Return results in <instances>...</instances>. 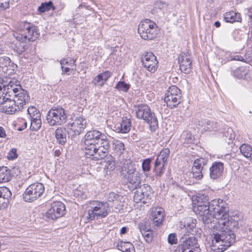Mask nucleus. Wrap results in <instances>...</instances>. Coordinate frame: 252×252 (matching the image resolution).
Listing matches in <instances>:
<instances>
[{
	"mask_svg": "<svg viewBox=\"0 0 252 252\" xmlns=\"http://www.w3.org/2000/svg\"><path fill=\"white\" fill-rule=\"evenodd\" d=\"M131 126L130 119L125 117L123 118L121 123L116 124L114 128L117 132L126 133L129 131Z\"/></svg>",
	"mask_w": 252,
	"mask_h": 252,
	"instance_id": "nucleus-28",
	"label": "nucleus"
},
{
	"mask_svg": "<svg viewBox=\"0 0 252 252\" xmlns=\"http://www.w3.org/2000/svg\"><path fill=\"white\" fill-rule=\"evenodd\" d=\"M182 100L181 90L175 85L169 87L164 96V102L167 107L171 109L174 108L178 106Z\"/></svg>",
	"mask_w": 252,
	"mask_h": 252,
	"instance_id": "nucleus-8",
	"label": "nucleus"
},
{
	"mask_svg": "<svg viewBox=\"0 0 252 252\" xmlns=\"http://www.w3.org/2000/svg\"><path fill=\"white\" fill-rule=\"evenodd\" d=\"M110 211L109 204L107 202L94 201L91 204L90 208L85 213L87 220H90L105 218Z\"/></svg>",
	"mask_w": 252,
	"mask_h": 252,
	"instance_id": "nucleus-3",
	"label": "nucleus"
},
{
	"mask_svg": "<svg viewBox=\"0 0 252 252\" xmlns=\"http://www.w3.org/2000/svg\"><path fill=\"white\" fill-rule=\"evenodd\" d=\"M137 117L146 122L149 125L150 130L155 131L158 127V120L155 113L146 105H139L136 108Z\"/></svg>",
	"mask_w": 252,
	"mask_h": 252,
	"instance_id": "nucleus-4",
	"label": "nucleus"
},
{
	"mask_svg": "<svg viewBox=\"0 0 252 252\" xmlns=\"http://www.w3.org/2000/svg\"><path fill=\"white\" fill-rule=\"evenodd\" d=\"M14 83L10 81L8 83L4 81L2 78H0V92L3 89V91L0 92L1 94H3V96L7 98L13 97L15 94L17 93L19 89V86L14 87Z\"/></svg>",
	"mask_w": 252,
	"mask_h": 252,
	"instance_id": "nucleus-19",
	"label": "nucleus"
},
{
	"mask_svg": "<svg viewBox=\"0 0 252 252\" xmlns=\"http://www.w3.org/2000/svg\"><path fill=\"white\" fill-rule=\"evenodd\" d=\"M247 15H248L250 19L249 25L252 29V7L248 9Z\"/></svg>",
	"mask_w": 252,
	"mask_h": 252,
	"instance_id": "nucleus-55",
	"label": "nucleus"
},
{
	"mask_svg": "<svg viewBox=\"0 0 252 252\" xmlns=\"http://www.w3.org/2000/svg\"><path fill=\"white\" fill-rule=\"evenodd\" d=\"M211 203L204 206H194L192 211L199 217L203 222L207 225L209 229V226H213L215 222L212 221L213 220L211 212Z\"/></svg>",
	"mask_w": 252,
	"mask_h": 252,
	"instance_id": "nucleus-10",
	"label": "nucleus"
},
{
	"mask_svg": "<svg viewBox=\"0 0 252 252\" xmlns=\"http://www.w3.org/2000/svg\"><path fill=\"white\" fill-rule=\"evenodd\" d=\"M110 149V142L107 136L98 130L88 131L84 137L83 150L89 158L95 160L105 158Z\"/></svg>",
	"mask_w": 252,
	"mask_h": 252,
	"instance_id": "nucleus-2",
	"label": "nucleus"
},
{
	"mask_svg": "<svg viewBox=\"0 0 252 252\" xmlns=\"http://www.w3.org/2000/svg\"><path fill=\"white\" fill-rule=\"evenodd\" d=\"M44 191V185L41 183L30 185L23 194V199L26 202H32L39 198Z\"/></svg>",
	"mask_w": 252,
	"mask_h": 252,
	"instance_id": "nucleus-12",
	"label": "nucleus"
},
{
	"mask_svg": "<svg viewBox=\"0 0 252 252\" xmlns=\"http://www.w3.org/2000/svg\"><path fill=\"white\" fill-rule=\"evenodd\" d=\"M122 171L124 174H125V172L127 174L126 176L127 177V175H131L136 172L135 165L130 161H127L126 163L124 164Z\"/></svg>",
	"mask_w": 252,
	"mask_h": 252,
	"instance_id": "nucleus-36",
	"label": "nucleus"
},
{
	"mask_svg": "<svg viewBox=\"0 0 252 252\" xmlns=\"http://www.w3.org/2000/svg\"><path fill=\"white\" fill-rule=\"evenodd\" d=\"M3 96V94L0 93V111L7 114H13L20 111L15 101L12 98H7Z\"/></svg>",
	"mask_w": 252,
	"mask_h": 252,
	"instance_id": "nucleus-16",
	"label": "nucleus"
},
{
	"mask_svg": "<svg viewBox=\"0 0 252 252\" xmlns=\"http://www.w3.org/2000/svg\"><path fill=\"white\" fill-rule=\"evenodd\" d=\"M78 8H79V9H80V8L82 9H83L82 13L84 12V10H87V7H86L85 6H83L82 5H80Z\"/></svg>",
	"mask_w": 252,
	"mask_h": 252,
	"instance_id": "nucleus-62",
	"label": "nucleus"
},
{
	"mask_svg": "<svg viewBox=\"0 0 252 252\" xmlns=\"http://www.w3.org/2000/svg\"><path fill=\"white\" fill-rule=\"evenodd\" d=\"M9 0H0V10L9 7Z\"/></svg>",
	"mask_w": 252,
	"mask_h": 252,
	"instance_id": "nucleus-52",
	"label": "nucleus"
},
{
	"mask_svg": "<svg viewBox=\"0 0 252 252\" xmlns=\"http://www.w3.org/2000/svg\"><path fill=\"white\" fill-rule=\"evenodd\" d=\"M129 87L130 85L129 84H126L124 81H119L117 83L115 88L119 91L126 92L129 90Z\"/></svg>",
	"mask_w": 252,
	"mask_h": 252,
	"instance_id": "nucleus-45",
	"label": "nucleus"
},
{
	"mask_svg": "<svg viewBox=\"0 0 252 252\" xmlns=\"http://www.w3.org/2000/svg\"><path fill=\"white\" fill-rule=\"evenodd\" d=\"M7 157L9 159L11 160H13L16 158L18 157L16 149L15 148H13L11 150H10Z\"/></svg>",
	"mask_w": 252,
	"mask_h": 252,
	"instance_id": "nucleus-51",
	"label": "nucleus"
},
{
	"mask_svg": "<svg viewBox=\"0 0 252 252\" xmlns=\"http://www.w3.org/2000/svg\"><path fill=\"white\" fill-rule=\"evenodd\" d=\"M180 68L182 72L189 73V57L188 53H182L179 58Z\"/></svg>",
	"mask_w": 252,
	"mask_h": 252,
	"instance_id": "nucleus-29",
	"label": "nucleus"
},
{
	"mask_svg": "<svg viewBox=\"0 0 252 252\" xmlns=\"http://www.w3.org/2000/svg\"><path fill=\"white\" fill-rule=\"evenodd\" d=\"M151 159L149 158H146L143 160L142 163V168L145 174H147L151 170Z\"/></svg>",
	"mask_w": 252,
	"mask_h": 252,
	"instance_id": "nucleus-43",
	"label": "nucleus"
},
{
	"mask_svg": "<svg viewBox=\"0 0 252 252\" xmlns=\"http://www.w3.org/2000/svg\"><path fill=\"white\" fill-rule=\"evenodd\" d=\"M141 61L143 66L151 72H154L158 68V61L152 52H147L143 55Z\"/></svg>",
	"mask_w": 252,
	"mask_h": 252,
	"instance_id": "nucleus-18",
	"label": "nucleus"
},
{
	"mask_svg": "<svg viewBox=\"0 0 252 252\" xmlns=\"http://www.w3.org/2000/svg\"><path fill=\"white\" fill-rule=\"evenodd\" d=\"M230 60H234V61H243L244 58L243 57L240 55H234L231 56L230 57Z\"/></svg>",
	"mask_w": 252,
	"mask_h": 252,
	"instance_id": "nucleus-56",
	"label": "nucleus"
},
{
	"mask_svg": "<svg viewBox=\"0 0 252 252\" xmlns=\"http://www.w3.org/2000/svg\"><path fill=\"white\" fill-rule=\"evenodd\" d=\"M111 75V73L108 71L98 74L94 79L93 83L95 86H102Z\"/></svg>",
	"mask_w": 252,
	"mask_h": 252,
	"instance_id": "nucleus-31",
	"label": "nucleus"
},
{
	"mask_svg": "<svg viewBox=\"0 0 252 252\" xmlns=\"http://www.w3.org/2000/svg\"><path fill=\"white\" fill-rule=\"evenodd\" d=\"M192 209L194 206H204V205H208L210 203L208 202V197L203 195L193 196L192 198Z\"/></svg>",
	"mask_w": 252,
	"mask_h": 252,
	"instance_id": "nucleus-34",
	"label": "nucleus"
},
{
	"mask_svg": "<svg viewBox=\"0 0 252 252\" xmlns=\"http://www.w3.org/2000/svg\"><path fill=\"white\" fill-rule=\"evenodd\" d=\"M246 72L243 67H240L236 68L233 72V75L236 78H241L245 76Z\"/></svg>",
	"mask_w": 252,
	"mask_h": 252,
	"instance_id": "nucleus-46",
	"label": "nucleus"
},
{
	"mask_svg": "<svg viewBox=\"0 0 252 252\" xmlns=\"http://www.w3.org/2000/svg\"><path fill=\"white\" fill-rule=\"evenodd\" d=\"M198 139L197 138H193V143H196L197 144V142H198Z\"/></svg>",
	"mask_w": 252,
	"mask_h": 252,
	"instance_id": "nucleus-64",
	"label": "nucleus"
},
{
	"mask_svg": "<svg viewBox=\"0 0 252 252\" xmlns=\"http://www.w3.org/2000/svg\"><path fill=\"white\" fill-rule=\"evenodd\" d=\"M207 126L205 127L203 129L206 131H213L216 130V128L217 127L216 126V124L214 123L213 122H207Z\"/></svg>",
	"mask_w": 252,
	"mask_h": 252,
	"instance_id": "nucleus-49",
	"label": "nucleus"
},
{
	"mask_svg": "<svg viewBox=\"0 0 252 252\" xmlns=\"http://www.w3.org/2000/svg\"><path fill=\"white\" fill-rule=\"evenodd\" d=\"M224 165L221 162H214L209 168L210 177L215 180L220 177L223 173Z\"/></svg>",
	"mask_w": 252,
	"mask_h": 252,
	"instance_id": "nucleus-21",
	"label": "nucleus"
},
{
	"mask_svg": "<svg viewBox=\"0 0 252 252\" xmlns=\"http://www.w3.org/2000/svg\"><path fill=\"white\" fill-rule=\"evenodd\" d=\"M75 62L74 60L70 58L61 60L60 63L63 72L69 75L72 71L75 69Z\"/></svg>",
	"mask_w": 252,
	"mask_h": 252,
	"instance_id": "nucleus-25",
	"label": "nucleus"
},
{
	"mask_svg": "<svg viewBox=\"0 0 252 252\" xmlns=\"http://www.w3.org/2000/svg\"><path fill=\"white\" fill-rule=\"evenodd\" d=\"M138 32L142 38L152 40L158 34V27L155 23L146 19L142 21L138 25Z\"/></svg>",
	"mask_w": 252,
	"mask_h": 252,
	"instance_id": "nucleus-6",
	"label": "nucleus"
},
{
	"mask_svg": "<svg viewBox=\"0 0 252 252\" xmlns=\"http://www.w3.org/2000/svg\"><path fill=\"white\" fill-rule=\"evenodd\" d=\"M134 192L133 200L135 203L142 202L143 204L147 203V200L151 198L152 194V189L148 184H144L136 189Z\"/></svg>",
	"mask_w": 252,
	"mask_h": 252,
	"instance_id": "nucleus-15",
	"label": "nucleus"
},
{
	"mask_svg": "<svg viewBox=\"0 0 252 252\" xmlns=\"http://www.w3.org/2000/svg\"><path fill=\"white\" fill-rule=\"evenodd\" d=\"M138 227L141 234L143 233H146V231L150 230L151 229L150 226L146 224V222L145 221L139 223Z\"/></svg>",
	"mask_w": 252,
	"mask_h": 252,
	"instance_id": "nucleus-47",
	"label": "nucleus"
},
{
	"mask_svg": "<svg viewBox=\"0 0 252 252\" xmlns=\"http://www.w3.org/2000/svg\"><path fill=\"white\" fill-rule=\"evenodd\" d=\"M128 182V187L130 189H137L141 182V174L136 172L126 177Z\"/></svg>",
	"mask_w": 252,
	"mask_h": 252,
	"instance_id": "nucleus-27",
	"label": "nucleus"
},
{
	"mask_svg": "<svg viewBox=\"0 0 252 252\" xmlns=\"http://www.w3.org/2000/svg\"><path fill=\"white\" fill-rule=\"evenodd\" d=\"M6 51L4 46L2 44H0V55L4 54Z\"/></svg>",
	"mask_w": 252,
	"mask_h": 252,
	"instance_id": "nucleus-58",
	"label": "nucleus"
},
{
	"mask_svg": "<svg viewBox=\"0 0 252 252\" xmlns=\"http://www.w3.org/2000/svg\"><path fill=\"white\" fill-rule=\"evenodd\" d=\"M203 159L199 158L194 160L193 165L192 167V173L193 177L197 180H200L203 177L202 171L203 166Z\"/></svg>",
	"mask_w": 252,
	"mask_h": 252,
	"instance_id": "nucleus-26",
	"label": "nucleus"
},
{
	"mask_svg": "<svg viewBox=\"0 0 252 252\" xmlns=\"http://www.w3.org/2000/svg\"><path fill=\"white\" fill-rule=\"evenodd\" d=\"M214 25L217 28H219L220 26V22L219 21H216L215 22V24H214Z\"/></svg>",
	"mask_w": 252,
	"mask_h": 252,
	"instance_id": "nucleus-63",
	"label": "nucleus"
},
{
	"mask_svg": "<svg viewBox=\"0 0 252 252\" xmlns=\"http://www.w3.org/2000/svg\"><path fill=\"white\" fill-rule=\"evenodd\" d=\"M41 126V121L40 117L31 119L30 129L33 131L38 130Z\"/></svg>",
	"mask_w": 252,
	"mask_h": 252,
	"instance_id": "nucleus-41",
	"label": "nucleus"
},
{
	"mask_svg": "<svg viewBox=\"0 0 252 252\" xmlns=\"http://www.w3.org/2000/svg\"><path fill=\"white\" fill-rule=\"evenodd\" d=\"M61 153L60 150H56L54 153V155L56 157H59L61 155Z\"/></svg>",
	"mask_w": 252,
	"mask_h": 252,
	"instance_id": "nucleus-61",
	"label": "nucleus"
},
{
	"mask_svg": "<svg viewBox=\"0 0 252 252\" xmlns=\"http://www.w3.org/2000/svg\"><path fill=\"white\" fill-rule=\"evenodd\" d=\"M106 202L109 204V208L114 207L116 210H120L122 207L121 196L114 192H111L106 195Z\"/></svg>",
	"mask_w": 252,
	"mask_h": 252,
	"instance_id": "nucleus-22",
	"label": "nucleus"
},
{
	"mask_svg": "<svg viewBox=\"0 0 252 252\" xmlns=\"http://www.w3.org/2000/svg\"><path fill=\"white\" fill-rule=\"evenodd\" d=\"M127 231V228L126 227H123L121 229V231H120V234H124L125 233H126Z\"/></svg>",
	"mask_w": 252,
	"mask_h": 252,
	"instance_id": "nucleus-59",
	"label": "nucleus"
},
{
	"mask_svg": "<svg viewBox=\"0 0 252 252\" xmlns=\"http://www.w3.org/2000/svg\"><path fill=\"white\" fill-rule=\"evenodd\" d=\"M21 25L22 29L16 35L15 38L19 41L27 42L34 41L39 35L37 28L31 23L25 22Z\"/></svg>",
	"mask_w": 252,
	"mask_h": 252,
	"instance_id": "nucleus-5",
	"label": "nucleus"
},
{
	"mask_svg": "<svg viewBox=\"0 0 252 252\" xmlns=\"http://www.w3.org/2000/svg\"><path fill=\"white\" fill-rule=\"evenodd\" d=\"M151 218L155 226H160L163 221L164 217V210L161 208H153L151 213Z\"/></svg>",
	"mask_w": 252,
	"mask_h": 252,
	"instance_id": "nucleus-23",
	"label": "nucleus"
},
{
	"mask_svg": "<svg viewBox=\"0 0 252 252\" xmlns=\"http://www.w3.org/2000/svg\"><path fill=\"white\" fill-rule=\"evenodd\" d=\"M11 63V60L9 57L6 56L0 57V66H1L3 72H5L6 70V68L10 66Z\"/></svg>",
	"mask_w": 252,
	"mask_h": 252,
	"instance_id": "nucleus-42",
	"label": "nucleus"
},
{
	"mask_svg": "<svg viewBox=\"0 0 252 252\" xmlns=\"http://www.w3.org/2000/svg\"><path fill=\"white\" fill-rule=\"evenodd\" d=\"M241 153L246 158L252 160V147L248 144H242L240 147Z\"/></svg>",
	"mask_w": 252,
	"mask_h": 252,
	"instance_id": "nucleus-37",
	"label": "nucleus"
},
{
	"mask_svg": "<svg viewBox=\"0 0 252 252\" xmlns=\"http://www.w3.org/2000/svg\"><path fill=\"white\" fill-rule=\"evenodd\" d=\"M112 150L117 155H122L125 150V145L121 141L114 139L112 141Z\"/></svg>",
	"mask_w": 252,
	"mask_h": 252,
	"instance_id": "nucleus-35",
	"label": "nucleus"
},
{
	"mask_svg": "<svg viewBox=\"0 0 252 252\" xmlns=\"http://www.w3.org/2000/svg\"><path fill=\"white\" fill-rule=\"evenodd\" d=\"M142 236L144 238L145 240L148 243H150L153 240L152 234L151 230L146 231V233H142Z\"/></svg>",
	"mask_w": 252,
	"mask_h": 252,
	"instance_id": "nucleus-48",
	"label": "nucleus"
},
{
	"mask_svg": "<svg viewBox=\"0 0 252 252\" xmlns=\"http://www.w3.org/2000/svg\"><path fill=\"white\" fill-rule=\"evenodd\" d=\"M155 5L156 8H158L160 9H164L167 6V4L166 2L161 1H157Z\"/></svg>",
	"mask_w": 252,
	"mask_h": 252,
	"instance_id": "nucleus-53",
	"label": "nucleus"
},
{
	"mask_svg": "<svg viewBox=\"0 0 252 252\" xmlns=\"http://www.w3.org/2000/svg\"><path fill=\"white\" fill-rule=\"evenodd\" d=\"M28 114L31 119H34L41 117L39 111L34 106H30L28 108Z\"/></svg>",
	"mask_w": 252,
	"mask_h": 252,
	"instance_id": "nucleus-39",
	"label": "nucleus"
},
{
	"mask_svg": "<svg viewBox=\"0 0 252 252\" xmlns=\"http://www.w3.org/2000/svg\"><path fill=\"white\" fill-rule=\"evenodd\" d=\"M10 172L11 174V179L13 176H17L20 174V170L18 167H14L10 169Z\"/></svg>",
	"mask_w": 252,
	"mask_h": 252,
	"instance_id": "nucleus-54",
	"label": "nucleus"
},
{
	"mask_svg": "<svg viewBox=\"0 0 252 252\" xmlns=\"http://www.w3.org/2000/svg\"><path fill=\"white\" fill-rule=\"evenodd\" d=\"M132 244L128 242L121 241L118 243L117 248L118 250H121L123 252L127 251L129 247H131Z\"/></svg>",
	"mask_w": 252,
	"mask_h": 252,
	"instance_id": "nucleus-44",
	"label": "nucleus"
},
{
	"mask_svg": "<svg viewBox=\"0 0 252 252\" xmlns=\"http://www.w3.org/2000/svg\"><path fill=\"white\" fill-rule=\"evenodd\" d=\"M46 118L50 126H54L65 123L67 120V115L63 107L54 106L48 111Z\"/></svg>",
	"mask_w": 252,
	"mask_h": 252,
	"instance_id": "nucleus-7",
	"label": "nucleus"
},
{
	"mask_svg": "<svg viewBox=\"0 0 252 252\" xmlns=\"http://www.w3.org/2000/svg\"><path fill=\"white\" fill-rule=\"evenodd\" d=\"M12 193L8 188L0 187V210L7 208Z\"/></svg>",
	"mask_w": 252,
	"mask_h": 252,
	"instance_id": "nucleus-24",
	"label": "nucleus"
},
{
	"mask_svg": "<svg viewBox=\"0 0 252 252\" xmlns=\"http://www.w3.org/2000/svg\"><path fill=\"white\" fill-rule=\"evenodd\" d=\"M238 217H232L217 221L212 230L211 249L215 252H223L235 241V235L232 229L238 226Z\"/></svg>",
	"mask_w": 252,
	"mask_h": 252,
	"instance_id": "nucleus-1",
	"label": "nucleus"
},
{
	"mask_svg": "<svg viewBox=\"0 0 252 252\" xmlns=\"http://www.w3.org/2000/svg\"><path fill=\"white\" fill-rule=\"evenodd\" d=\"M181 244L179 246L182 252H189V237L187 234H184L180 239Z\"/></svg>",
	"mask_w": 252,
	"mask_h": 252,
	"instance_id": "nucleus-38",
	"label": "nucleus"
},
{
	"mask_svg": "<svg viewBox=\"0 0 252 252\" xmlns=\"http://www.w3.org/2000/svg\"><path fill=\"white\" fill-rule=\"evenodd\" d=\"M211 212L213 217L220 221V220H223L228 218L229 209L225 203L222 202L221 201L220 204L219 202L213 200L211 203ZM212 221L215 222L213 219ZM217 221H216V222Z\"/></svg>",
	"mask_w": 252,
	"mask_h": 252,
	"instance_id": "nucleus-11",
	"label": "nucleus"
},
{
	"mask_svg": "<svg viewBox=\"0 0 252 252\" xmlns=\"http://www.w3.org/2000/svg\"><path fill=\"white\" fill-rule=\"evenodd\" d=\"M11 179L10 169L6 166H0V183L8 182Z\"/></svg>",
	"mask_w": 252,
	"mask_h": 252,
	"instance_id": "nucleus-32",
	"label": "nucleus"
},
{
	"mask_svg": "<svg viewBox=\"0 0 252 252\" xmlns=\"http://www.w3.org/2000/svg\"><path fill=\"white\" fill-rule=\"evenodd\" d=\"M87 126V121L82 116L74 117L67 125L68 134L74 137L83 132Z\"/></svg>",
	"mask_w": 252,
	"mask_h": 252,
	"instance_id": "nucleus-9",
	"label": "nucleus"
},
{
	"mask_svg": "<svg viewBox=\"0 0 252 252\" xmlns=\"http://www.w3.org/2000/svg\"><path fill=\"white\" fill-rule=\"evenodd\" d=\"M197 220L191 219L190 223V252H201V249L197 243V238L200 237L202 230L196 227Z\"/></svg>",
	"mask_w": 252,
	"mask_h": 252,
	"instance_id": "nucleus-13",
	"label": "nucleus"
},
{
	"mask_svg": "<svg viewBox=\"0 0 252 252\" xmlns=\"http://www.w3.org/2000/svg\"><path fill=\"white\" fill-rule=\"evenodd\" d=\"M55 9L53 3L51 1L48 2H43L40 6L38 7V10L40 12H45L49 11L50 9Z\"/></svg>",
	"mask_w": 252,
	"mask_h": 252,
	"instance_id": "nucleus-40",
	"label": "nucleus"
},
{
	"mask_svg": "<svg viewBox=\"0 0 252 252\" xmlns=\"http://www.w3.org/2000/svg\"><path fill=\"white\" fill-rule=\"evenodd\" d=\"M168 242L171 245L176 244L178 242L175 233L169 234L168 237Z\"/></svg>",
	"mask_w": 252,
	"mask_h": 252,
	"instance_id": "nucleus-50",
	"label": "nucleus"
},
{
	"mask_svg": "<svg viewBox=\"0 0 252 252\" xmlns=\"http://www.w3.org/2000/svg\"><path fill=\"white\" fill-rule=\"evenodd\" d=\"M223 18L226 22L229 23L239 22L242 20L240 14L233 11L225 13Z\"/></svg>",
	"mask_w": 252,
	"mask_h": 252,
	"instance_id": "nucleus-33",
	"label": "nucleus"
},
{
	"mask_svg": "<svg viewBox=\"0 0 252 252\" xmlns=\"http://www.w3.org/2000/svg\"><path fill=\"white\" fill-rule=\"evenodd\" d=\"M67 130L65 127H58L55 132L57 142L62 145H64L67 141Z\"/></svg>",
	"mask_w": 252,
	"mask_h": 252,
	"instance_id": "nucleus-30",
	"label": "nucleus"
},
{
	"mask_svg": "<svg viewBox=\"0 0 252 252\" xmlns=\"http://www.w3.org/2000/svg\"><path fill=\"white\" fill-rule=\"evenodd\" d=\"M170 150L168 148H163L157 157L155 164L154 172L157 176L161 177L164 172L165 164L168 159Z\"/></svg>",
	"mask_w": 252,
	"mask_h": 252,
	"instance_id": "nucleus-14",
	"label": "nucleus"
},
{
	"mask_svg": "<svg viewBox=\"0 0 252 252\" xmlns=\"http://www.w3.org/2000/svg\"><path fill=\"white\" fill-rule=\"evenodd\" d=\"M22 122H23L24 126L22 128H19V130H22L25 129V128H26L27 126V123L25 121V120H23Z\"/></svg>",
	"mask_w": 252,
	"mask_h": 252,
	"instance_id": "nucleus-60",
	"label": "nucleus"
},
{
	"mask_svg": "<svg viewBox=\"0 0 252 252\" xmlns=\"http://www.w3.org/2000/svg\"><path fill=\"white\" fill-rule=\"evenodd\" d=\"M65 205L61 201L52 203L50 208L46 213L45 217L48 219L55 220L61 218L65 214Z\"/></svg>",
	"mask_w": 252,
	"mask_h": 252,
	"instance_id": "nucleus-17",
	"label": "nucleus"
},
{
	"mask_svg": "<svg viewBox=\"0 0 252 252\" xmlns=\"http://www.w3.org/2000/svg\"><path fill=\"white\" fill-rule=\"evenodd\" d=\"M12 99L21 110L23 106L29 100V96L27 91L22 89L21 86H19V90Z\"/></svg>",
	"mask_w": 252,
	"mask_h": 252,
	"instance_id": "nucleus-20",
	"label": "nucleus"
},
{
	"mask_svg": "<svg viewBox=\"0 0 252 252\" xmlns=\"http://www.w3.org/2000/svg\"><path fill=\"white\" fill-rule=\"evenodd\" d=\"M6 136L5 131L4 129L0 127V137H4Z\"/></svg>",
	"mask_w": 252,
	"mask_h": 252,
	"instance_id": "nucleus-57",
	"label": "nucleus"
}]
</instances>
